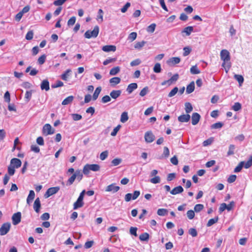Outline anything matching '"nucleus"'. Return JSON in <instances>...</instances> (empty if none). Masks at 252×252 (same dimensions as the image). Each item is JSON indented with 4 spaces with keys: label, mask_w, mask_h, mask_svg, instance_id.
<instances>
[{
    "label": "nucleus",
    "mask_w": 252,
    "mask_h": 252,
    "mask_svg": "<svg viewBox=\"0 0 252 252\" xmlns=\"http://www.w3.org/2000/svg\"><path fill=\"white\" fill-rule=\"evenodd\" d=\"M220 56L221 60L223 61L222 66L225 68L227 72L231 67L230 53L227 50L224 49L221 51Z\"/></svg>",
    "instance_id": "nucleus-1"
},
{
    "label": "nucleus",
    "mask_w": 252,
    "mask_h": 252,
    "mask_svg": "<svg viewBox=\"0 0 252 252\" xmlns=\"http://www.w3.org/2000/svg\"><path fill=\"white\" fill-rule=\"evenodd\" d=\"M100 168V166L97 164H86L83 167V173L87 175L91 170L96 172L99 171Z\"/></svg>",
    "instance_id": "nucleus-2"
},
{
    "label": "nucleus",
    "mask_w": 252,
    "mask_h": 252,
    "mask_svg": "<svg viewBox=\"0 0 252 252\" xmlns=\"http://www.w3.org/2000/svg\"><path fill=\"white\" fill-rule=\"evenodd\" d=\"M99 31V28L98 26H95L92 31L88 30L84 34V36L86 38L90 39L92 37L95 38L97 36Z\"/></svg>",
    "instance_id": "nucleus-3"
},
{
    "label": "nucleus",
    "mask_w": 252,
    "mask_h": 252,
    "mask_svg": "<svg viewBox=\"0 0 252 252\" xmlns=\"http://www.w3.org/2000/svg\"><path fill=\"white\" fill-rule=\"evenodd\" d=\"M140 194V192L139 190H135L133 194L128 193L126 194L125 200L126 202H129L131 199L135 200L139 196Z\"/></svg>",
    "instance_id": "nucleus-4"
},
{
    "label": "nucleus",
    "mask_w": 252,
    "mask_h": 252,
    "mask_svg": "<svg viewBox=\"0 0 252 252\" xmlns=\"http://www.w3.org/2000/svg\"><path fill=\"white\" fill-rule=\"evenodd\" d=\"M60 188L59 187H51L49 188L46 193L44 194V196L45 198H48L50 197V196L56 194L57 193L59 190H60Z\"/></svg>",
    "instance_id": "nucleus-5"
},
{
    "label": "nucleus",
    "mask_w": 252,
    "mask_h": 252,
    "mask_svg": "<svg viewBox=\"0 0 252 252\" xmlns=\"http://www.w3.org/2000/svg\"><path fill=\"white\" fill-rule=\"evenodd\" d=\"M55 132L54 129H52L51 126L49 124H45L42 129V133L45 135L52 134Z\"/></svg>",
    "instance_id": "nucleus-6"
},
{
    "label": "nucleus",
    "mask_w": 252,
    "mask_h": 252,
    "mask_svg": "<svg viewBox=\"0 0 252 252\" xmlns=\"http://www.w3.org/2000/svg\"><path fill=\"white\" fill-rule=\"evenodd\" d=\"M11 224L9 222L3 223L0 228V234L4 235L6 234L10 230Z\"/></svg>",
    "instance_id": "nucleus-7"
},
{
    "label": "nucleus",
    "mask_w": 252,
    "mask_h": 252,
    "mask_svg": "<svg viewBox=\"0 0 252 252\" xmlns=\"http://www.w3.org/2000/svg\"><path fill=\"white\" fill-rule=\"evenodd\" d=\"M119 189L120 187L116 186L115 183H113L107 186L105 191L114 193L117 192Z\"/></svg>",
    "instance_id": "nucleus-8"
},
{
    "label": "nucleus",
    "mask_w": 252,
    "mask_h": 252,
    "mask_svg": "<svg viewBox=\"0 0 252 252\" xmlns=\"http://www.w3.org/2000/svg\"><path fill=\"white\" fill-rule=\"evenodd\" d=\"M145 140L147 143H151L155 139V136L151 131H148L145 133Z\"/></svg>",
    "instance_id": "nucleus-9"
},
{
    "label": "nucleus",
    "mask_w": 252,
    "mask_h": 252,
    "mask_svg": "<svg viewBox=\"0 0 252 252\" xmlns=\"http://www.w3.org/2000/svg\"><path fill=\"white\" fill-rule=\"evenodd\" d=\"M21 220V213L18 212L14 213L12 217V223L13 225H17L19 224Z\"/></svg>",
    "instance_id": "nucleus-10"
},
{
    "label": "nucleus",
    "mask_w": 252,
    "mask_h": 252,
    "mask_svg": "<svg viewBox=\"0 0 252 252\" xmlns=\"http://www.w3.org/2000/svg\"><path fill=\"white\" fill-rule=\"evenodd\" d=\"M10 165L13 166V167L18 168L21 167L22 165V162L21 160L17 158H13L10 160Z\"/></svg>",
    "instance_id": "nucleus-11"
},
{
    "label": "nucleus",
    "mask_w": 252,
    "mask_h": 252,
    "mask_svg": "<svg viewBox=\"0 0 252 252\" xmlns=\"http://www.w3.org/2000/svg\"><path fill=\"white\" fill-rule=\"evenodd\" d=\"M200 118L201 116L198 113H193L191 116L192 125L194 126L197 125L198 123Z\"/></svg>",
    "instance_id": "nucleus-12"
},
{
    "label": "nucleus",
    "mask_w": 252,
    "mask_h": 252,
    "mask_svg": "<svg viewBox=\"0 0 252 252\" xmlns=\"http://www.w3.org/2000/svg\"><path fill=\"white\" fill-rule=\"evenodd\" d=\"M190 116L189 114H183L178 117V120L181 123L188 122L189 121Z\"/></svg>",
    "instance_id": "nucleus-13"
},
{
    "label": "nucleus",
    "mask_w": 252,
    "mask_h": 252,
    "mask_svg": "<svg viewBox=\"0 0 252 252\" xmlns=\"http://www.w3.org/2000/svg\"><path fill=\"white\" fill-rule=\"evenodd\" d=\"M181 59L179 57H172L168 60L167 63L169 65L172 66L179 63Z\"/></svg>",
    "instance_id": "nucleus-14"
},
{
    "label": "nucleus",
    "mask_w": 252,
    "mask_h": 252,
    "mask_svg": "<svg viewBox=\"0 0 252 252\" xmlns=\"http://www.w3.org/2000/svg\"><path fill=\"white\" fill-rule=\"evenodd\" d=\"M40 88L42 90L48 91L50 89L49 82L47 79L43 80L40 85Z\"/></svg>",
    "instance_id": "nucleus-15"
},
{
    "label": "nucleus",
    "mask_w": 252,
    "mask_h": 252,
    "mask_svg": "<svg viewBox=\"0 0 252 252\" xmlns=\"http://www.w3.org/2000/svg\"><path fill=\"white\" fill-rule=\"evenodd\" d=\"M138 87V85L136 83H132L129 84L126 88V92L128 94H131L133 91L136 89Z\"/></svg>",
    "instance_id": "nucleus-16"
},
{
    "label": "nucleus",
    "mask_w": 252,
    "mask_h": 252,
    "mask_svg": "<svg viewBox=\"0 0 252 252\" xmlns=\"http://www.w3.org/2000/svg\"><path fill=\"white\" fill-rule=\"evenodd\" d=\"M184 189L181 186H179L173 188L171 191L170 193L172 195H176L183 192Z\"/></svg>",
    "instance_id": "nucleus-17"
},
{
    "label": "nucleus",
    "mask_w": 252,
    "mask_h": 252,
    "mask_svg": "<svg viewBox=\"0 0 252 252\" xmlns=\"http://www.w3.org/2000/svg\"><path fill=\"white\" fill-rule=\"evenodd\" d=\"M122 93V91L120 90H113L111 91L110 93V95L111 98L113 99H117L118 97H119Z\"/></svg>",
    "instance_id": "nucleus-18"
},
{
    "label": "nucleus",
    "mask_w": 252,
    "mask_h": 252,
    "mask_svg": "<svg viewBox=\"0 0 252 252\" xmlns=\"http://www.w3.org/2000/svg\"><path fill=\"white\" fill-rule=\"evenodd\" d=\"M41 207V203L39 198H37L33 204V209L36 213L39 212Z\"/></svg>",
    "instance_id": "nucleus-19"
},
{
    "label": "nucleus",
    "mask_w": 252,
    "mask_h": 252,
    "mask_svg": "<svg viewBox=\"0 0 252 252\" xmlns=\"http://www.w3.org/2000/svg\"><path fill=\"white\" fill-rule=\"evenodd\" d=\"M102 50L106 52L110 51L115 52L116 50V47L115 45H105L103 46Z\"/></svg>",
    "instance_id": "nucleus-20"
},
{
    "label": "nucleus",
    "mask_w": 252,
    "mask_h": 252,
    "mask_svg": "<svg viewBox=\"0 0 252 252\" xmlns=\"http://www.w3.org/2000/svg\"><path fill=\"white\" fill-rule=\"evenodd\" d=\"M194 28L192 26H188L185 28L182 31V33H185L186 36H189L192 32H193Z\"/></svg>",
    "instance_id": "nucleus-21"
},
{
    "label": "nucleus",
    "mask_w": 252,
    "mask_h": 252,
    "mask_svg": "<svg viewBox=\"0 0 252 252\" xmlns=\"http://www.w3.org/2000/svg\"><path fill=\"white\" fill-rule=\"evenodd\" d=\"M121 78L118 77H114L109 80V82L111 86H115L119 84L121 82Z\"/></svg>",
    "instance_id": "nucleus-22"
},
{
    "label": "nucleus",
    "mask_w": 252,
    "mask_h": 252,
    "mask_svg": "<svg viewBox=\"0 0 252 252\" xmlns=\"http://www.w3.org/2000/svg\"><path fill=\"white\" fill-rule=\"evenodd\" d=\"M35 197V193L33 190H31L27 198V203L30 205Z\"/></svg>",
    "instance_id": "nucleus-23"
},
{
    "label": "nucleus",
    "mask_w": 252,
    "mask_h": 252,
    "mask_svg": "<svg viewBox=\"0 0 252 252\" xmlns=\"http://www.w3.org/2000/svg\"><path fill=\"white\" fill-rule=\"evenodd\" d=\"M102 88L100 86L97 87L92 96V99L93 100H95L98 97L99 94L101 91Z\"/></svg>",
    "instance_id": "nucleus-24"
},
{
    "label": "nucleus",
    "mask_w": 252,
    "mask_h": 252,
    "mask_svg": "<svg viewBox=\"0 0 252 252\" xmlns=\"http://www.w3.org/2000/svg\"><path fill=\"white\" fill-rule=\"evenodd\" d=\"M195 85L193 81L191 82L189 85H188L186 89V93L188 94H189L193 92L194 90Z\"/></svg>",
    "instance_id": "nucleus-25"
},
{
    "label": "nucleus",
    "mask_w": 252,
    "mask_h": 252,
    "mask_svg": "<svg viewBox=\"0 0 252 252\" xmlns=\"http://www.w3.org/2000/svg\"><path fill=\"white\" fill-rule=\"evenodd\" d=\"M84 202L81 200L78 199H77L76 201L74 202L73 204V209L76 210L78 208H81L84 205Z\"/></svg>",
    "instance_id": "nucleus-26"
},
{
    "label": "nucleus",
    "mask_w": 252,
    "mask_h": 252,
    "mask_svg": "<svg viewBox=\"0 0 252 252\" xmlns=\"http://www.w3.org/2000/svg\"><path fill=\"white\" fill-rule=\"evenodd\" d=\"M74 99V96L72 95H70L66 98H65L62 102V104L63 105H66L70 103H71Z\"/></svg>",
    "instance_id": "nucleus-27"
},
{
    "label": "nucleus",
    "mask_w": 252,
    "mask_h": 252,
    "mask_svg": "<svg viewBox=\"0 0 252 252\" xmlns=\"http://www.w3.org/2000/svg\"><path fill=\"white\" fill-rule=\"evenodd\" d=\"M74 174L75 175L76 179L79 182H80L82 179L83 176V174L84 173H83V171H81V170L79 169L76 170Z\"/></svg>",
    "instance_id": "nucleus-28"
},
{
    "label": "nucleus",
    "mask_w": 252,
    "mask_h": 252,
    "mask_svg": "<svg viewBox=\"0 0 252 252\" xmlns=\"http://www.w3.org/2000/svg\"><path fill=\"white\" fill-rule=\"evenodd\" d=\"M71 72L70 69H68L64 71V72L62 74L61 78L64 81H67L68 76L70 75V73Z\"/></svg>",
    "instance_id": "nucleus-29"
},
{
    "label": "nucleus",
    "mask_w": 252,
    "mask_h": 252,
    "mask_svg": "<svg viewBox=\"0 0 252 252\" xmlns=\"http://www.w3.org/2000/svg\"><path fill=\"white\" fill-rule=\"evenodd\" d=\"M185 111L186 113L189 114L193 110V107L190 102H186L185 103Z\"/></svg>",
    "instance_id": "nucleus-30"
},
{
    "label": "nucleus",
    "mask_w": 252,
    "mask_h": 252,
    "mask_svg": "<svg viewBox=\"0 0 252 252\" xmlns=\"http://www.w3.org/2000/svg\"><path fill=\"white\" fill-rule=\"evenodd\" d=\"M33 90H30V91H27L26 92L25 95V101L27 102H28L30 101L32 98V94L33 93Z\"/></svg>",
    "instance_id": "nucleus-31"
},
{
    "label": "nucleus",
    "mask_w": 252,
    "mask_h": 252,
    "mask_svg": "<svg viewBox=\"0 0 252 252\" xmlns=\"http://www.w3.org/2000/svg\"><path fill=\"white\" fill-rule=\"evenodd\" d=\"M149 234L147 233H143L139 236V239L141 241H148L149 239Z\"/></svg>",
    "instance_id": "nucleus-32"
},
{
    "label": "nucleus",
    "mask_w": 252,
    "mask_h": 252,
    "mask_svg": "<svg viewBox=\"0 0 252 252\" xmlns=\"http://www.w3.org/2000/svg\"><path fill=\"white\" fill-rule=\"evenodd\" d=\"M252 166V155L250 156L249 160L247 161H245L243 167L246 169H248Z\"/></svg>",
    "instance_id": "nucleus-33"
},
{
    "label": "nucleus",
    "mask_w": 252,
    "mask_h": 252,
    "mask_svg": "<svg viewBox=\"0 0 252 252\" xmlns=\"http://www.w3.org/2000/svg\"><path fill=\"white\" fill-rule=\"evenodd\" d=\"M128 119V114L126 112L122 113L121 116L120 121L122 123H124L126 122Z\"/></svg>",
    "instance_id": "nucleus-34"
},
{
    "label": "nucleus",
    "mask_w": 252,
    "mask_h": 252,
    "mask_svg": "<svg viewBox=\"0 0 252 252\" xmlns=\"http://www.w3.org/2000/svg\"><path fill=\"white\" fill-rule=\"evenodd\" d=\"M120 71V68L119 66H116L112 68L109 74L110 75H115L118 73Z\"/></svg>",
    "instance_id": "nucleus-35"
},
{
    "label": "nucleus",
    "mask_w": 252,
    "mask_h": 252,
    "mask_svg": "<svg viewBox=\"0 0 252 252\" xmlns=\"http://www.w3.org/2000/svg\"><path fill=\"white\" fill-rule=\"evenodd\" d=\"M234 78L238 82L240 85H241L244 82V77L241 75L235 74Z\"/></svg>",
    "instance_id": "nucleus-36"
},
{
    "label": "nucleus",
    "mask_w": 252,
    "mask_h": 252,
    "mask_svg": "<svg viewBox=\"0 0 252 252\" xmlns=\"http://www.w3.org/2000/svg\"><path fill=\"white\" fill-rule=\"evenodd\" d=\"M219 220L218 217H216L214 218L211 219L209 220L207 223V226L210 227L215 224V223L217 222Z\"/></svg>",
    "instance_id": "nucleus-37"
},
{
    "label": "nucleus",
    "mask_w": 252,
    "mask_h": 252,
    "mask_svg": "<svg viewBox=\"0 0 252 252\" xmlns=\"http://www.w3.org/2000/svg\"><path fill=\"white\" fill-rule=\"evenodd\" d=\"M146 43V41L144 40L140 42H137L134 45V48L138 50H140L145 45Z\"/></svg>",
    "instance_id": "nucleus-38"
},
{
    "label": "nucleus",
    "mask_w": 252,
    "mask_h": 252,
    "mask_svg": "<svg viewBox=\"0 0 252 252\" xmlns=\"http://www.w3.org/2000/svg\"><path fill=\"white\" fill-rule=\"evenodd\" d=\"M223 126V124L222 122H217L211 126L212 129H219L221 128Z\"/></svg>",
    "instance_id": "nucleus-39"
},
{
    "label": "nucleus",
    "mask_w": 252,
    "mask_h": 252,
    "mask_svg": "<svg viewBox=\"0 0 252 252\" xmlns=\"http://www.w3.org/2000/svg\"><path fill=\"white\" fill-rule=\"evenodd\" d=\"M103 11L101 9H99L98 11L96 20L98 22H102L103 21Z\"/></svg>",
    "instance_id": "nucleus-40"
},
{
    "label": "nucleus",
    "mask_w": 252,
    "mask_h": 252,
    "mask_svg": "<svg viewBox=\"0 0 252 252\" xmlns=\"http://www.w3.org/2000/svg\"><path fill=\"white\" fill-rule=\"evenodd\" d=\"M179 89L178 87H174L168 94V97H172L174 96L178 92Z\"/></svg>",
    "instance_id": "nucleus-41"
},
{
    "label": "nucleus",
    "mask_w": 252,
    "mask_h": 252,
    "mask_svg": "<svg viewBox=\"0 0 252 252\" xmlns=\"http://www.w3.org/2000/svg\"><path fill=\"white\" fill-rule=\"evenodd\" d=\"M190 71L192 74H198L200 73L196 65L192 66L190 69Z\"/></svg>",
    "instance_id": "nucleus-42"
},
{
    "label": "nucleus",
    "mask_w": 252,
    "mask_h": 252,
    "mask_svg": "<svg viewBox=\"0 0 252 252\" xmlns=\"http://www.w3.org/2000/svg\"><path fill=\"white\" fill-rule=\"evenodd\" d=\"M235 149V146L234 145H230L229 147V149L227 153V156H229L232 155L234 154V151Z\"/></svg>",
    "instance_id": "nucleus-43"
},
{
    "label": "nucleus",
    "mask_w": 252,
    "mask_h": 252,
    "mask_svg": "<svg viewBox=\"0 0 252 252\" xmlns=\"http://www.w3.org/2000/svg\"><path fill=\"white\" fill-rule=\"evenodd\" d=\"M244 163H245V161H241L239 164L235 168L234 172L235 173L240 172L243 167Z\"/></svg>",
    "instance_id": "nucleus-44"
},
{
    "label": "nucleus",
    "mask_w": 252,
    "mask_h": 252,
    "mask_svg": "<svg viewBox=\"0 0 252 252\" xmlns=\"http://www.w3.org/2000/svg\"><path fill=\"white\" fill-rule=\"evenodd\" d=\"M156 27V25L155 23H153L149 25L147 28V31L149 33H153L154 32Z\"/></svg>",
    "instance_id": "nucleus-45"
},
{
    "label": "nucleus",
    "mask_w": 252,
    "mask_h": 252,
    "mask_svg": "<svg viewBox=\"0 0 252 252\" xmlns=\"http://www.w3.org/2000/svg\"><path fill=\"white\" fill-rule=\"evenodd\" d=\"M167 210L166 209H158L157 211V214L158 216H164L167 213Z\"/></svg>",
    "instance_id": "nucleus-46"
},
{
    "label": "nucleus",
    "mask_w": 252,
    "mask_h": 252,
    "mask_svg": "<svg viewBox=\"0 0 252 252\" xmlns=\"http://www.w3.org/2000/svg\"><path fill=\"white\" fill-rule=\"evenodd\" d=\"M179 74L178 73H176L174 74L169 79V81L170 82V83L169 84V85H170L172 82H176L179 79Z\"/></svg>",
    "instance_id": "nucleus-47"
},
{
    "label": "nucleus",
    "mask_w": 252,
    "mask_h": 252,
    "mask_svg": "<svg viewBox=\"0 0 252 252\" xmlns=\"http://www.w3.org/2000/svg\"><path fill=\"white\" fill-rule=\"evenodd\" d=\"M153 70L155 73H159L161 71V65L159 63H156L153 68Z\"/></svg>",
    "instance_id": "nucleus-48"
},
{
    "label": "nucleus",
    "mask_w": 252,
    "mask_h": 252,
    "mask_svg": "<svg viewBox=\"0 0 252 252\" xmlns=\"http://www.w3.org/2000/svg\"><path fill=\"white\" fill-rule=\"evenodd\" d=\"M204 208V206L201 204H197L195 205L194 210L195 212L198 213L200 212Z\"/></svg>",
    "instance_id": "nucleus-49"
},
{
    "label": "nucleus",
    "mask_w": 252,
    "mask_h": 252,
    "mask_svg": "<svg viewBox=\"0 0 252 252\" xmlns=\"http://www.w3.org/2000/svg\"><path fill=\"white\" fill-rule=\"evenodd\" d=\"M183 50H184V53L183 54V55L184 57H186L190 54V52L191 51V49L190 47L187 46V47H184L183 48Z\"/></svg>",
    "instance_id": "nucleus-50"
},
{
    "label": "nucleus",
    "mask_w": 252,
    "mask_h": 252,
    "mask_svg": "<svg viewBox=\"0 0 252 252\" xmlns=\"http://www.w3.org/2000/svg\"><path fill=\"white\" fill-rule=\"evenodd\" d=\"M149 92V88L147 86L145 87L140 92L139 95L141 96H144Z\"/></svg>",
    "instance_id": "nucleus-51"
},
{
    "label": "nucleus",
    "mask_w": 252,
    "mask_h": 252,
    "mask_svg": "<svg viewBox=\"0 0 252 252\" xmlns=\"http://www.w3.org/2000/svg\"><path fill=\"white\" fill-rule=\"evenodd\" d=\"M136 37L137 33L136 32H132L128 35V40L132 42L136 38Z\"/></svg>",
    "instance_id": "nucleus-52"
},
{
    "label": "nucleus",
    "mask_w": 252,
    "mask_h": 252,
    "mask_svg": "<svg viewBox=\"0 0 252 252\" xmlns=\"http://www.w3.org/2000/svg\"><path fill=\"white\" fill-rule=\"evenodd\" d=\"M242 108V105L239 102H235L232 106V109L235 111L240 110Z\"/></svg>",
    "instance_id": "nucleus-53"
},
{
    "label": "nucleus",
    "mask_w": 252,
    "mask_h": 252,
    "mask_svg": "<svg viewBox=\"0 0 252 252\" xmlns=\"http://www.w3.org/2000/svg\"><path fill=\"white\" fill-rule=\"evenodd\" d=\"M111 100L110 95H105L104 96H103L101 98V102L103 103H106L109 101H110Z\"/></svg>",
    "instance_id": "nucleus-54"
},
{
    "label": "nucleus",
    "mask_w": 252,
    "mask_h": 252,
    "mask_svg": "<svg viewBox=\"0 0 252 252\" xmlns=\"http://www.w3.org/2000/svg\"><path fill=\"white\" fill-rule=\"evenodd\" d=\"M76 179L75 175L74 174H73L67 180L66 183L67 186H70L71 185L73 182H74L75 180Z\"/></svg>",
    "instance_id": "nucleus-55"
},
{
    "label": "nucleus",
    "mask_w": 252,
    "mask_h": 252,
    "mask_svg": "<svg viewBox=\"0 0 252 252\" xmlns=\"http://www.w3.org/2000/svg\"><path fill=\"white\" fill-rule=\"evenodd\" d=\"M169 150L167 147H164L163 148V152L162 157L164 158H168L169 156Z\"/></svg>",
    "instance_id": "nucleus-56"
},
{
    "label": "nucleus",
    "mask_w": 252,
    "mask_h": 252,
    "mask_svg": "<svg viewBox=\"0 0 252 252\" xmlns=\"http://www.w3.org/2000/svg\"><path fill=\"white\" fill-rule=\"evenodd\" d=\"M63 85V83L60 80H58L56 81V83L54 84H52L51 87L52 88H56L60 87H62Z\"/></svg>",
    "instance_id": "nucleus-57"
},
{
    "label": "nucleus",
    "mask_w": 252,
    "mask_h": 252,
    "mask_svg": "<svg viewBox=\"0 0 252 252\" xmlns=\"http://www.w3.org/2000/svg\"><path fill=\"white\" fill-rule=\"evenodd\" d=\"M15 167H13V166H11V165L8 166V173L10 176H12L14 174L15 172Z\"/></svg>",
    "instance_id": "nucleus-58"
},
{
    "label": "nucleus",
    "mask_w": 252,
    "mask_h": 252,
    "mask_svg": "<svg viewBox=\"0 0 252 252\" xmlns=\"http://www.w3.org/2000/svg\"><path fill=\"white\" fill-rule=\"evenodd\" d=\"M46 56L45 54L41 56L38 59V63L39 64H43L46 60Z\"/></svg>",
    "instance_id": "nucleus-59"
},
{
    "label": "nucleus",
    "mask_w": 252,
    "mask_h": 252,
    "mask_svg": "<svg viewBox=\"0 0 252 252\" xmlns=\"http://www.w3.org/2000/svg\"><path fill=\"white\" fill-rule=\"evenodd\" d=\"M187 215L189 220H192L194 218L195 216L194 211L192 210H190L187 212Z\"/></svg>",
    "instance_id": "nucleus-60"
},
{
    "label": "nucleus",
    "mask_w": 252,
    "mask_h": 252,
    "mask_svg": "<svg viewBox=\"0 0 252 252\" xmlns=\"http://www.w3.org/2000/svg\"><path fill=\"white\" fill-rule=\"evenodd\" d=\"M160 182V178L159 176H155V177L150 179V182L153 184L159 183Z\"/></svg>",
    "instance_id": "nucleus-61"
},
{
    "label": "nucleus",
    "mask_w": 252,
    "mask_h": 252,
    "mask_svg": "<svg viewBox=\"0 0 252 252\" xmlns=\"http://www.w3.org/2000/svg\"><path fill=\"white\" fill-rule=\"evenodd\" d=\"M137 228L136 227H131L129 229L130 234L132 235H134V236H137Z\"/></svg>",
    "instance_id": "nucleus-62"
},
{
    "label": "nucleus",
    "mask_w": 252,
    "mask_h": 252,
    "mask_svg": "<svg viewBox=\"0 0 252 252\" xmlns=\"http://www.w3.org/2000/svg\"><path fill=\"white\" fill-rule=\"evenodd\" d=\"M4 101L9 103L10 101V94L8 91H6L4 94Z\"/></svg>",
    "instance_id": "nucleus-63"
},
{
    "label": "nucleus",
    "mask_w": 252,
    "mask_h": 252,
    "mask_svg": "<svg viewBox=\"0 0 252 252\" xmlns=\"http://www.w3.org/2000/svg\"><path fill=\"white\" fill-rule=\"evenodd\" d=\"M130 6V3L127 2L125 5L121 9V11L122 13H125L127 9Z\"/></svg>",
    "instance_id": "nucleus-64"
}]
</instances>
